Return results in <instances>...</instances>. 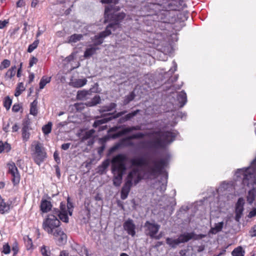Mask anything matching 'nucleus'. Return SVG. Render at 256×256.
Returning a JSON list of instances; mask_svg holds the SVG:
<instances>
[{"label": "nucleus", "instance_id": "nucleus-1", "mask_svg": "<svg viewBox=\"0 0 256 256\" xmlns=\"http://www.w3.org/2000/svg\"><path fill=\"white\" fill-rule=\"evenodd\" d=\"M156 136L153 140L140 141L139 143L142 148L158 149L164 148L166 144L172 142L176 136V134L170 131L162 132L155 131L152 133Z\"/></svg>", "mask_w": 256, "mask_h": 256}, {"label": "nucleus", "instance_id": "nucleus-2", "mask_svg": "<svg viewBox=\"0 0 256 256\" xmlns=\"http://www.w3.org/2000/svg\"><path fill=\"white\" fill-rule=\"evenodd\" d=\"M242 172V184L252 188L248 192L246 200L250 204L253 203L255 200V190L253 188L256 184V158L251 162V165L247 168L238 170Z\"/></svg>", "mask_w": 256, "mask_h": 256}, {"label": "nucleus", "instance_id": "nucleus-3", "mask_svg": "<svg viewBox=\"0 0 256 256\" xmlns=\"http://www.w3.org/2000/svg\"><path fill=\"white\" fill-rule=\"evenodd\" d=\"M127 157L124 154H118L111 160V170L114 174L113 184L116 186H120L122 176L126 170Z\"/></svg>", "mask_w": 256, "mask_h": 256}, {"label": "nucleus", "instance_id": "nucleus-4", "mask_svg": "<svg viewBox=\"0 0 256 256\" xmlns=\"http://www.w3.org/2000/svg\"><path fill=\"white\" fill-rule=\"evenodd\" d=\"M130 162L133 166H147L150 174L155 175L162 172L166 166V160L164 158L148 160L144 157H140L132 159Z\"/></svg>", "mask_w": 256, "mask_h": 256}, {"label": "nucleus", "instance_id": "nucleus-5", "mask_svg": "<svg viewBox=\"0 0 256 256\" xmlns=\"http://www.w3.org/2000/svg\"><path fill=\"white\" fill-rule=\"evenodd\" d=\"M142 179V176L138 168H134L130 171L120 191L121 199L126 200L128 198L133 184L136 186Z\"/></svg>", "mask_w": 256, "mask_h": 256}, {"label": "nucleus", "instance_id": "nucleus-6", "mask_svg": "<svg viewBox=\"0 0 256 256\" xmlns=\"http://www.w3.org/2000/svg\"><path fill=\"white\" fill-rule=\"evenodd\" d=\"M158 4H152L153 6H160L163 10L175 12L182 10L186 7V4L183 0H159Z\"/></svg>", "mask_w": 256, "mask_h": 256}, {"label": "nucleus", "instance_id": "nucleus-7", "mask_svg": "<svg viewBox=\"0 0 256 256\" xmlns=\"http://www.w3.org/2000/svg\"><path fill=\"white\" fill-rule=\"evenodd\" d=\"M58 217L53 214H50L48 215L47 218L44 220L42 222V228L48 234L53 232L57 228H60V222Z\"/></svg>", "mask_w": 256, "mask_h": 256}, {"label": "nucleus", "instance_id": "nucleus-8", "mask_svg": "<svg viewBox=\"0 0 256 256\" xmlns=\"http://www.w3.org/2000/svg\"><path fill=\"white\" fill-rule=\"evenodd\" d=\"M46 156V152L42 144L38 142H36L34 144V150L32 153V158L34 162L40 166L44 162Z\"/></svg>", "mask_w": 256, "mask_h": 256}, {"label": "nucleus", "instance_id": "nucleus-9", "mask_svg": "<svg viewBox=\"0 0 256 256\" xmlns=\"http://www.w3.org/2000/svg\"><path fill=\"white\" fill-rule=\"evenodd\" d=\"M194 232H186L180 234L176 239L167 238L166 243L172 248H176L179 244L188 242L194 238Z\"/></svg>", "mask_w": 256, "mask_h": 256}, {"label": "nucleus", "instance_id": "nucleus-10", "mask_svg": "<svg viewBox=\"0 0 256 256\" xmlns=\"http://www.w3.org/2000/svg\"><path fill=\"white\" fill-rule=\"evenodd\" d=\"M111 11V9L108 6H106L104 9V22H113L112 23L114 24V28L116 26L118 25L120 22H121L126 16V14L124 12H121L118 13H112L109 14V12Z\"/></svg>", "mask_w": 256, "mask_h": 256}, {"label": "nucleus", "instance_id": "nucleus-11", "mask_svg": "<svg viewBox=\"0 0 256 256\" xmlns=\"http://www.w3.org/2000/svg\"><path fill=\"white\" fill-rule=\"evenodd\" d=\"M127 112L126 110H123L120 112H116L114 113H108L104 115V118L97 120L94 121L93 124V127L96 128L100 124H106L114 119H116L124 115Z\"/></svg>", "mask_w": 256, "mask_h": 256}, {"label": "nucleus", "instance_id": "nucleus-12", "mask_svg": "<svg viewBox=\"0 0 256 256\" xmlns=\"http://www.w3.org/2000/svg\"><path fill=\"white\" fill-rule=\"evenodd\" d=\"M160 227V224L154 222H152L148 220L146 221L144 226V234L150 238H153L154 235L158 232Z\"/></svg>", "mask_w": 256, "mask_h": 256}, {"label": "nucleus", "instance_id": "nucleus-13", "mask_svg": "<svg viewBox=\"0 0 256 256\" xmlns=\"http://www.w3.org/2000/svg\"><path fill=\"white\" fill-rule=\"evenodd\" d=\"M50 234L53 236L56 243L59 246L64 244L67 242V236L61 228H57Z\"/></svg>", "mask_w": 256, "mask_h": 256}, {"label": "nucleus", "instance_id": "nucleus-14", "mask_svg": "<svg viewBox=\"0 0 256 256\" xmlns=\"http://www.w3.org/2000/svg\"><path fill=\"white\" fill-rule=\"evenodd\" d=\"M68 210L66 204L62 202L60 204V210L54 208L52 210V213L58 216L61 220L67 223L68 222Z\"/></svg>", "mask_w": 256, "mask_h": 256}, {"label": "nucleus", "instance_id": "nucleus-15", "mask_svg": "<svg viewBox=\"0 0 256 256\" xmlns=\"http://www.w3.org/2000/svg\"><path fill=\"white\" fill-rule=\"evenodd\" d=\"M123 228L128 234L132 237L136 235V226L132 220L128 218L126 220L123 224Z\"/></svg>", "mask_w": 256, "mask_h": 256}, {"label": "nucleus", "instance_id": "nucleus-16", "mask_svg": "<svg viewBox=\"0 0 256 256\" xmlns=\"http://www.w3.org/2000/svg\"><path fill=\"white\" fill-rule=\"evenodd\" d=\"M8 172L12 176V180L14 184H18L20 180V175L14 163L8 164Z\"/></svg>", "mask_w": 256, "mask_h": 256}, {"label": "nucleus", "instance_id": "nucleus-17", "mask_svg": "<svg viewBox=\"0 0 256 256\" xmlns=\"http://www.w3.org/2000/svg\"><path fill=\"white\" fill-rule=\"evenodd\" d=\"M144 136L145 134H144L142 132H138L127 138H122L120 141V143L122 144H125L126 146H134V143L132 142H130V140L133 139L142 138H144Z\"/></svg>", "mask_w": 256, "mask_h": 256}, {"label": "nucleus", "instance_id": "nucleus-18", "mask_svg": "<svg viewBox=\"0 0 256 256\" xmlns=\"http://www.w3.org/2000/svg\"><path fill=\"white\" fill-rule=\"evenodd\" d=\"M158 15V20L162 22L168 23V24H174V19L171 18L170 19L167 18V16L170 14V12L168 10H163L162 8Z\"/></svg>", "mask_w": 256, "mask_h": 256}, {"label": "nucleus", "instance_id": "nucleus-19", "mask_svg": "<svg viewBox=\"0 0 256 256\" xmlns=\"http://www.w3.org/2000/svg\"><path fill=\"white\" fill-rule=\"evenodd\" d=\"M140 112V110H136L129 112L128 114H127L124 116H121L119 117L120 118L118 119V124H121L124 123L127 121L130 120L132 118H134V117L136 116Z\"/></svg>", "mask_w": 256, "mask_h": 256}, {"label": "nucleus", "instance_id": "nucleus-20", "mask_svg": "<svg viewBox=\"0 0 256 256\" xmlns=\"http://www.w3.org/2000/svg\"><path fill=\"white\" fill-rule=\"evenodd\" d=\"M30 122L28 120L24 122L22 124V137L24 141H28L30 138V134L29 132L30 128Z\"/></svg>", "mask_w": 256, "mask_h": 256}, {"label": "nucleus", "instance_id": "nucleus-21", "mask_svg": "<svg viewBox=\"0 0 256 256\" xmlns=\"http://www.w3.org/2000/svg\"><path fill=\"white\" fill-rule=\"evenodd\" d=\"M176 65H174L173 66V68H171L170 69V70L164 72V78H168V80L170 82H176L178 79V76H174V78L172 76V74L174 73V72L176 70Z\"/></svg>", "mask_w": 256, "mask_h": 256}, {"label": "nucleus", "instance_id": "nucleus-22", "mask_svg": "<svg viewBox=\"0 0 256 256\" xmlns=\"http://www.w3.org/2000/svg\"><path fill=\"white\" fill-rule=\"evenodd\" d=\"M116 30V28H114V24H108L105 30L100 32L98 34L103 39L109 36L112 34V30Z\"/></svg>", "mask_w": 256, "mask_h": 256}, {"label": "nucleus", "instance_id": "nucleus-23", "mask_svg": "<svg viewBox=\"0 0 256 256\" xmlns=\"http://www.w3.org/2000/svg\"><path fill=\"white\" fill-rule=\"evenodd\" d=\"M87 82L86 78L71 80L70 85L74 88H80L84 86Z\"/></svg>", "mask_w": 256, "mask_h": 256}, {"label": "nucleus", "instance_id": "nucleus-24", "mask_svg": "<svg viewBox=\"0 0 256 256\" xmlns=\"http://www.w3.org/2000/svg\"><path fill=\"white\" fill-rule=\"evenodd\" d=\"M10 208V204L4 202L0 195V213L4 214L8 212Z\"/></svg>", "mask_w": 256, "mask_h": 256}, {"label": "nucleus", "instance_id": "nucleus-25", "mask_svg": "<svg viewBox=\"0 0 256 256\" xmlns=\"http://www.w3.org/2000/svg\"><path fill=\"white\" fill-rule=\"evenodd\" d=\"M52 208L50 202L46 200H42L40 203V210L42 212H48Z\"/></svg>", "mask_w": 256, "mask_h": 256}, {"label": "nucleus", "instance_id": "nucleus-26", "mask_svg": "<svg viewBox=\"0 0 256 256\" xmlns=\"http://www.w3.org/2000/svg\"><path fill=\"white\" fill-rule=\"evenodd\" d=\"M177 100L180 104V107H183L187 102L186 94L184 91H182L178 94Z\"/></svg>", "mask_w": 256, "mask_h": 256}, {"label": "nucleus", "instance_id": "nucleus-27", "mask_svg": "<svg viewBox=\"0 0 256 256\" xmlns=\"http://www.w3.org/2000/svg\"><path fill=\"white\" fill-rule=\"evenodd\" d=\"M98 50V48L93 46L92 47L88 48L86 50L84 56L86 58H89L94 54Z\"/></svg>", "mask_w": 256, "mask_h": 256}, {"label": "nucleus", "instance_id": "nucleus-28", "mask_svg": "<svg viewBox=\"0 0 256 256\" xmlns=\"http://www.w3.org/2000/svg\"><path fill=\"white\" fill-rule=\"evenodd\" d=\"M101 102V98L100 96H95L91 101L88 102L86 103V106H93L97 104H99Z\"/></svg>", "mask_w": 256, "mask_h": 256}, {"label": "nucleus", "instance_id": "nucleus-29", "mask_svg": "<svg viewBox=\"0 0 256 256\" xmlns=\"http://www.w3.org/2000/svg\"><path fill=\"white\" fill-rule=\"evenodd\" d=\"M224 226V222H218L217 224H215L214 226V228H212L210 229V232L212 234H216L220 232Z\"/></svg>", "mask_w": 256, "mask_h": 256}, {"label": "nucleus", "instance_id": "nucleus-30", "mask_svg": "<svg viewBox=\"0 0 256 256\" xmlns=\"http://www.w3.org/2000/svg\"><path fill=\"white\" fill-rule=\"evenodd\" d=\"M135 97H136V94H135L134 92V91L132 92H131L129 94L126 96L124 97V100L123 101V104L124 106L127 105L130 102L133 100H134V98H135Z\"/></svg>", "mask_w": 256, "mask_h": 256}, {"label": "nucleus", "instance_id": "nucleus-31", "mask_svg": "<svg viewBox=\"0 0 256 256\" xmlns=\"http://www.w3.org/2000/svg\"><path fill=\"white\" fill-rule=\"evenodd\" d=\"M83 36L82 34H74L71 35L68 38V42H76L80 40Z\"/></svg>", "mask_w": 256, "mask_h": 256}, {"label": "nucleus", "instance_id": "nucleus-32", "mask_svg": "<svg viewBox=\"0 0 256 256\" xmlns=\"http://www.w3.org/2000/svg\"><path fill=\"white\" fill-rule=\"evenodd\" d=\"M11 150L10 145L8 142L4 143L2 140H0V153L4 152H8Z\"/></svg>", "mask_w": 256, "mask_h": 256}, {"label": "nucleus", "instance_id": "nucleus-33", "mask_svg": "<svg viewBox=\"0 0 256 256\" xmlns=\"http://www.w3.org/2000/svg\"><path fill=\"white\" fill-rule=\"evenodd\" d=\"M245 252L240 246L235 248L232 252V256H244Z\"/></svg>", "mask_w": 256, "mask_h": 256}, {"label": "nucleus", "instance_id": "nucleus-34", "mask_svg": "<svg viewBox=\"0 0 256 256\" xmlns=\"http://www.w3.org/2000/svg\"><path fill=\"white\" fill-rule=\"evenodd\" d=\"M37 104H38V102L36 100H34L30 104V114L33 115V116H36L37 114H38Z\"/></svg>", "mask_w": 256, "mask_h": 256}, {"label": "nucleus", "instance_id": "nucleus-35", "mask_svg": "<svg viewBox=\"0 0 256 256\" xmlns=\"http://www.w3.org/2000/svg\"><path fill=\"white\" fill-rule=\"evenodd\" d=\"M51 77L43 76L40 82L39 86L40 90L43 89L45 86L50 82Z\"/></svg>", "mask_w": 256, "mask_h": 256}, {"label": "nucleus", "instance_id": "nucleus-36", "mask_svg": "<svg viewBox=\"0 0 256 256\" xmlns=\"http://www.w3.org/2000/svg\"><path fill=\"white\" fill-rule=\"evenodd\" d=\"M144 80H145V84L148 86V88H152L154 87V83L153 81L152 80V76L150 75H146L144 76Z\"/></svg>", "mask_w": 256, "mask_h": 256}, {"label": "nucleus", "instance_id": "nucleus-37", "mask_svg": "<svg viewBox=\"0 0 256 256\" xmlns=\"http://www.w3.org/2000/svg\"><path fill=\"white\" fill-rule=\"evenodd\" d=\"M116 107V104L114 102H112L109 106L102 107V108L100 110V112H110L114 109Z\"/></svg>", "mask_w": 256, "mask_h": 256}, {"label": "nucleus", "instance_id": "nucleus-38", "mask_svg": "<svg viewBox=\"0 0 256 256\" xmlns=\"http://www.w3.org/2000/svg\"><path fill=\"white\" fill-rule=\"evenodd\" d=\"M25 90V88L22 82H20L16 88L14 96H19L23 91Z\"/></svg>", "mask_w": 256, "mask_h": 256}, {"label": "nucleus", "instance_id": "nucleus-39", "mask_svg": "<svg viewBox=\"0 0 256 256\" xmlns=\"http://www.w3.org/2000/svg\"><path fill=\"white\" fill-rule=\"evenodd\" d=\"M243 211H244V208H236L235 220L236 222H239L240 218L242 217Z\"/></svg>", "mask_w": 256, "mask_h": 256}, {"label": "nucleus", "instance_id": "nucleus-40", "mask_svg": "<svg viewBox=\"0 0 256 256\" xmlns=\"http://www.w3.org/2000/svg\"><path fill=\"white\" fill-rule=\"evenodd\" d=\"M12 104V100L9 96H6L4 101V106L6 110H9Z\"/></svg>", "mask_w": 256, "mask_h": 256}, {"label": "nucleus", "instance_id": "nucleus-41", "mask_svg": "<svg viewBox=\"0 0 256 256\" xmlns=\"http://www.w3.org/2000/svg\"><path fill=\"white\" fill-rule=\"evenodd\" d=\"M52 124L51 122H48V124L44 126L42 128V130L44 134H48L51 132Z\"/></svg>", "mask_w": 256, "mask_h": 256}, {"label": "nucleus", "instance_id": "nucleus-42", "mask_svg": "<svg viewBox=\"0 0 256 256\" xmlns=\"http://www.w3.org/2000/svg\"><path fill=\"white\" fill-rule=\"evenodd\" d=\"M16 68L15 65L14 66L12 67L6 73V76L8 78H12L16 73Z\"/></svg>", "mask_w": 256, "mask_h": 256}, {"label": "nucleus", "instance_id": "nucleus-43", "mask_svg": "<svg viewBox=\"0 0 256 256\" xmlns=\"http://www.w3.org/2000/svg\"><path fill=\"white\" fill-rule=\"evenodd\" d=\"M41 253L42 256H52L50 248L44 246L41 248Z\"/></svg>", "mask_w": 256, "mask_h": 256}, {"label": "nucleus", "instance_id": "nucleus-44", "mask_svg": "<svg viewBox=\"0 0 256 256\" xmlns=\"http://www.w3.org/2000/svg\"><path fill=\"white\" fill-rule=\"evenodd\" d=\"M94 40H95V42H94L93 46L95 47L101 44L104 42V39L102 38L99 34L96 35L94 36Z\"/></svg>", "mask_w": 256, "mask_h": 256}, {"label": "nucleus", "instance_id": "nucleus-45", "mask_svg": "<svg viewBox=\"0 0 256 256\" xmlns=\"http://www.w3.org/2000/svg\"><path fill=\"white\" fill-rule=\"evenodd\" d=\"M90 94V92L88 90H82L78 93V97L80 99H86L88 95Z\"/></svg>", "mask_w": 256, "mask_h": 256}, {"label": "nucleus", "instance_id": "nucleus-46", "mask_svg": "<svg viewBox=\"0 0 256 256\" xmlns=\"http://www.w3.org/2000/svg\"><path fill=\"white\" fill-rule=\"evenodd\" d=\"M66 208L68 210V212L70 216L72 215V208H74L73 204L70 202V198L68 197L67 198V205Z\"/></svg>", "mask_w": 256, "mask_h": 256}, {"label": "nucleus", "instance_id": "nucleus-47", "mask_svg": "<svg viewBox=\"0 0 256 256\" xmlns=\"http://www.w3.org/2000/svg\"><path fill=\"white\" fill-rule=\"evenodd\" d=\"M95 131L94 130H90L87 132H86L84 134V136L82 137L83 140H86L88 138H90L92 136L93 134H94Z\"/></svg>", "mask_w": 256, "mask_h": 256}, {"label": "nucleus", "instance_id": "nucleus-48", "mask_svg": "<svg viewBox=\"0 0 256 256\" xmlns=\"http://www.w3.org/2000/svg\"><path fill=\"white\" fill-rule=\"evenodd\" d=\"M38 40L34 41L32 44L28 46V52H32L34 49H36L38 46Z\"/></svg>", "mask_w": 256, "mask_h": 256}, {"label": "nucleus", "instance_id": "nucleus-49", "mask_svg": "<svg viewBox=\"0 0 256 256\" xmlns=\"http://www.w3.org/2000/svg\"><path fill=\"white\" fill-rule=\"evenodd\" d=\"M110 164V160H106L104 161L100 166V168H102V170L104 171L109 166Z\"/></svg>", "mask_w": 256, "mask_h": 256}, {"label": "nucleus", "instance_id": "nucleus-50", "mask_svg": "<svg viewBox=\"0 0 256 256\" xmlns=\"http://www.w3.org/2000/svg\"><path fill=\"white\" fill-rule=\"evenodd\" d=\"M244 200L242 198H238L236 204V208H244Z\"/></svg>", "mask_w": 256, "mask_h": 256}, {"label": "nucleus", "instance_id": "nucleus-51", "mask_svg": "<svg viewBox=\"0 0 256 256\" xmlns=\"http://www.w3.org/2000/svg\"><path fill=\"white\" fill-rule=\"evenodd\" d=\"M120 132L122 136H123V135H125L128 133H130V132H132V126H130V127L126 128H124L123 130H122Z\"/></svg>", "mask_w": 256, "mask_h": 256}, {"label": "nucleus", "instance_id": "nucleus-52", "mask_svg": "<svg viewBox=\"0 0 256 256\" xmlns=\"http://www.w3.org/2000/svg\"><path fill=\"white\" fill-rule=\"evenodd\" d=\"M10 246L7 244H5L3 246V250L2 251L5 254H8L10 252Z\"/></svg>", "mask_w": 256, "mask_h": 256}, {"label": "nucleus", "instance_id": "nucleus-53", "mask_svg": "<svg viewBox=\"0 0 256 256\" xmlns=\"http://www.w3.org/2000/svg\"><path fill=\"white\" fill-rule=\"evenodd\" d=\"M102 4H118L119 0H100Z\"/></svg>", "mask_w": 256, "mask_h": 256}, {"label": "nucleus", "instance_id": "nucleus-54", "mask_svg": "<svg viewBox=\"0 0 256 256\" xmlns=\"http://www.w3.org/2000/svg\"><path fill=\"white\" fill-rule=\"evenodd\" d=\"M171 18H172V19H174V24L176 22V21L177 18L176 15L175 14V13L174 12L170 11V14L167 16V18L170 19Z\"/></svg>", "mask_w": 256, "mask_h": 256}, {"label": "nucleus", "instance_id": "nucleus-55", "mask_svg": "<svg viewBox=\"0 0 256 256\" xmlns=\"http://www.w3.org/2000/svg\"><path fill=\"white\" fill-rule=\"evenodd\" d=\"M20 108H22V106H20V104H15L12 106V110L14 112H18L20 110Z\"/></svg>", "mask_w": 256, "mask_h": 256}, {"label": "nucleus", "instance_id": "nucleus-56", "mask_svg": "<svg viewBox=\"0 0 256 256\" xmlns=\"http://www.w3.org/2000/svg\"><path fill=\"white\" fill-rule=\"evenodd\" d=\"M25 241L26 244L27 249L30 250L32 246V240L29 238H28L26 240H25Z\"/></svg>", "mask_w": 256, "mask_h": 256}, {"label": "nucleus", "instance_id": "nucleus-57", "mask_svg": "<svg viewBox=\"0 0 256 256\" xmlns=\"http://www.w3.org/2000/svg\"><path fill=\"white\" fill-rule=\"evenodd\" d=\"M9 23V21L8 20H0V29L4 28L6 25Z\"/></svg>", "mask_w": 256, "mask_h": 256}, {"label": "nucleus", "instance_id": "nucleus-58", "mask_svg": "<svg viewBox=\"0 0 256 256\" xmlns=\"http://www.w3.org/2000/svg\"><path fill=\"white\" fill-rule=\"evenodd\" d=\"M25 6L24 0H18L16 2L17 8H22Z\"/></svg>", "mask_w": 256, "mask_h": 256}, {"label": "nucleus", "instance_id": "nucleus-59", "mask_svg": "<svg viewBox=\"0 0 256 256\" xmlns=\"http://www.w3.org/2000/svg\"><path fill=\"white\" fill-rule=\"evenodd\" d=\"M196 250L198 252H200L204 250L205 247L204 245H201L200 246H196L195 247Z\"/></svg>", "mask_w": 256, "mask_h": 256}, {"label": "nucleus", "instance_id": "nucleus-60", "mask_svg": "<svg viewBox=\"0 0 256 256\" xmlns=\"http://www.w3.org/2000/svg\"><path fill=\"white\" fill-rule=\"evenodd\" d=\"M256 216V208H254L249 212V214H248V217L249 218H252L254 216Z\"/></svg>", "mask_w": 256, "mask_h": 256}, {"label": "nucleus", "instance_id": "nucleus-61", "mask_svg": "<svg viewBox=\"0 0 256 256\" xmlns=\"http://www.w3.org/2000/svg\"><path fill=\"white\" fill-rule=\"evenodd\" d=\"M70 146V143H65V144H64L62 145L61 146V148L63 150H67L69 148Z\"/></svg>", "mask_w": 256, "mask_h": 256}, {"label": "nucleus", "instance_id": "nucleus-62", "mask_svg": "<svg viewBox=\"0 0 256 256\" xmlns=\"http://www.w3.org/2000/svg\"><path fill=\"white\" fill-rule=\"evenodd\" d=\"M119 146H120V144H117L114 146L112 147L109 150L110 153H112V152H114V151H116L117 149L118 148Z\"/></svg>", "mask_w": 256, "mask_h": 256}, {"label": "nucleus", "instance_id": "nucleus-63", "mask_svg": "<svg viewBox=\"0 0 256 256\" xmlns=\"http://www.w3.org/2000/svg\"><path fill=\"white\" fill-rule=\"evenodd\" d=\"M74 106L78 110H82L84 108V105L82 104H76Z\"/></svg>", "mask_w": 256, "mask_h": 256}, {"label": "nucleus", "instance_id": "nucleus-64", "mask_svg": "<svg viewBox=\"0 0 256 256\" xmlns=\"http://www.w3.org/2000/svg\"><path fill=\"white\" fill-rule=\"evenodd\" d=\"M59 256H70L67 250H63L60 252Z\"/></svg>", "mask_w": 256, "mask_h": 256}]
</instances>
